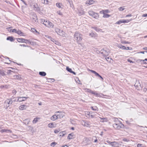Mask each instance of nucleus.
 Instances as JSON below:
<instances>
[{
	"instance_id": "1",
	"label": "nucleus",
	"mask_w": 147,
	"mask_h": 147,
	"mask_svg": "<svg viewBox=\"0 0 147 147\" xmlns=\"http://www.w3.org/2000/svg\"><path fill=\"white\" fill-rule=\"evenodd\" d=\"M40 22L48 28H53L54 26V24L52 22L49 21L45 20L44 19H41Z\"/></svg>"
},
{
	"instance_id": "2",
	"label": "nucleus",
	"mask_w": 147,
	"mask_h": 147,
	"mask_svg": "<svg viewBox=\"0 0 147 147\" xmlns=\"http://www.w3.org/2000/svg\"><path fill=\"white\" fill-rule=\"evenodd\" d=\"M74 38L77 42L80 41L82 39V35L80 33L76 31L74 35Z\"/></svg>"
},
{
	"instance_id": "3",
	"label": "nucleus",
	"mask_w": 147,
	"mask_h": 147,
	"mask_svg": "<svg viewBox=\"0 0 147 147\" xmlns=\"http://www.w3.org/2000/svg\"><path fill=\"white\" fill-rule=\"evenodd\" d=\"M113 127L115 129H119L124 127V125L119 121L117 122L113 125Z\"/></svg>"
},
{
	"instance_id": "4",
	"label": "nucleus",
	"mask_w": 147,
	"mask_h": 147,
	"mask_svg": "<svg viewBox=\"0 0 147 147\" xmlns=\"http://www.w3.org/2000/svg\"><path fill=\"white\" fill-rule=\"evenodd\" d=\"M12 99L9 98L7 99L4 102V106L6 109L9 107L12 104Z\"/></svg>"
},
{
	"instance_id": "5",
	"label": "nucleus",
	"mask_w": 147,
	"mask_h": 147,
	"mask_svg": "<svg viewBox=\"0 0 147 147\" xmlns=\"http://www.w3.org/2000/svg\"><path fill=\"white\" fill-rule=\"evenodd\" d=\"M107 142L113 147H119L121 145V144L115 141L113 142L107 141Z\"/></svg>"
},
{
	"instance_id": "6",
	"label": "nucleus",
	"mask_w": 147,
	"mask_h": 147,
	"mask_svg": "<svg viewBox=\"0 0 147 147\" xmlns=\"http://www.w3.org/2000/svg\"><path fill=\"white\" fill-rule=\"evenodd\" d=\"M55 32L58 34L62 36H65V32L63 31L60 30L59 29L56 28L55 29Z\"/></svg>"
},
{
	"instance_id": "7",
	"label": "nucleus",
	"mask_w": 147,
	"mask_h": 147,
	"mask_svg": "<svg viewBox=\"0 0 147 147\" xmlns=\"http://www.w3.org/2000/svg\"><path fill=\"white\" fill-rule=\"evenodd\" d=\"M82 125L86 127H90L91 123L89 121L83 120L81 122Z\"/></svg>"
},
{
	"instance_id": "8",
	"label": "nucleus",
	"mask_w": 147,
	"mask_h": 147,
	"mask_svg": "<svg viewBox=\"0 0 147 147\" xmlns=\"http://www.w3.org/2000/svg\"><path fill=\"white\" fill-rule=\"evenodd\" d=\"M84 90L86 92L90 93L92 94L95 95L96 96H98V94L97 93L95 92H94L91 90L90 89L86 88L84 89Z\"/></svg>"
},
{
	"instance_id": "9",
	"label": "nucleus",
	"mask_w": 147,
	"mask_h": 147,
	"mask_svg": "<svg viewBox=\"0 0 147 147\" xmlns=\"http://www.w3.org/2000/svg\"><path fill=\"white\" fill-rule=\"evenodd\" d=\"M100 53L103 55L106 56L108 55L109 52L105 49H103L101 50Z\"/></svg>"
},
{
	"instance_id": "10",
	"label": "nucleus",
	"mask_w": 147,
	"mask_h": 147,
	"mask_svg": "<svg viewBox=\"0 0 147 147\" xmlns=\"http://www.w3.org/2000/svg\"><path fill=\"white\" fill-rule=\"evenodd\" d=\"M89 71L92 72V73H94L95 74V75L97 76H98V77H100L101 78L102 80H103V78L97 72H96L95 71L91 70H90L89 69Z\"/></svg>"
},
{
	"instance_id": "11",
	"label": "nucleus",
	"mask_w": 147,
	"mask_h": 147,
	"mask_svg": "<svg viewBox=\"0 0 147 147\" xmlns=\"http://www.w3.org/2000/svg\"><path fill=\"white\" fill-rule=\"evenodd\" d=\"M94 2V1L93 0H90L87 1L85 3V4L87 6H89L93 4Z\"/></svg>"
},
{
	"instance_id": "12",
	"label": "nucleus",
	"mask_w": 147,
	"mask_h": 147,
	"mask_svg": "<svg viewBox=\"0 0 147 147\" xmlns=\"http://www.w3.org/2000/svg\"><path fill=\"white\" fill-rule=\"evenodd\" d=\"M28 97H19L17 100V101L20 102L24 101L26 100Z\"/></svg>"
},
{
	"instance_id": "13",
	"label": "nucleus",
	"mask_w": 147,
	"mask_h": 147,
	"mask_svg": "<svg viewBox=\"0 0 147 147\" xmlns=\"http://www.w3.org/2000/svg\"><path fill=\"white\" fill-rule=\"evenodd\" d=\"M28 107L25 105H22L19 106V109L20 110H23L26 109Z\"/></svg>"
},
{
	"instance_id": "14",
	"label": "nucleus",
	"mask_w": 147,
	"mask_h": 147,
	"mask_svg": "<svg viewBox=\"0 0 147 147\" xmlns=\"http://www.w3.org/2000/svg\"><path fill=\"white\" fill-rule=\"evenodd\" d=\"M48 126L50 128H55L56 126V124L53 123H50L48 124Z\"/></svg>"
},
{
	"instance_id": "15",
	"label": "nucleus",
	"mask_w": 147,
	"mask_h": 147,
	"mask_svg": "<svg viewBox=\"0 0 147 147\" xmlns=\"http://www.w3.org/2000/svg\"><path fill=\"white\" fill-rule=\"evenodd\" d=\"M99 118L101 120L100 121V122H106L108 121V119L106 117H99Z\"/></svg>"
},
{
	"instance_id": "16",
	"label": "nucleus",
	"mask_w": 147,
	"mask_h": 147,
	"mask_svg": "<svg viewBox=\"0 0 147 147\" xmlns=\"http://www.w3.org/2000/svg\"><path fill=\"white\" fill-rule=\"evenodd\" d=\"M58 115H57L56 114H55L52 116L50 118L51 120L53 121H55L58 118Z\"/></svg>"
},
{
	"instance_id": "17",
	"label": "nucleus",
	"mask_w": 147,
	"mask_h": 147,
	"mask_svg": "<svg viewBox=\"0 0 147 147\" xmlns=\"http://www.w3.org/2000/svg\"><path fill=\"white\" fill-rule=\"evenodd\" d=\"M141 85L139 81H137L134 85L135 87H137V88L138 89L140 88L139 87H141Z\"/></svg>"
},
{
	"instance_id": "18",
	"label": "nucleus",
	"mask_w": 147,
	"mask_h": 147,
	"mask_svg": "<svg viewBox=\"0 0 147 147\" xmlns=\"http://www.w3.org/2000/svg\"><path fill=\"white\" fill-rule=\"evenodd\" d=\"M78 14L80 16L84 15L85 13L84 11L82 9L78 10Z\"/></svg>"
},
{
	"instance_id": "19",
	"label": "nucleus",
	"mask_w": 147,
	"mask_h": 147,
	"mask_svg": "<svg viewBox=\"0 0 147 147\" xmlns=\"http://www.w3.org/2000/svg\"><path fill=\"white\" fill-rule=\"evenodd\" d=\"M132 20V19H130L129 20L123 19L121 20V21L122 23H128Z\"/></svg>"
},
{
	"instance_id": "20",
	"label": "nucleus",
	"mask_w": 147,
	"mask_h": 147,
	"mask_svg": "<svg viewBox=\"0 0 147 147\" xmlns=\"http://www.w3.org/2000/svg\"><path fill=\"white\" fill-rule=\"evenodd\" d=\"M74 134L73 133H71L68 134L67 137V139L69 140H71L74 138L73 136Z\"/></svg>"
},
{
	"instance_id": "21",
	"label": "nucleus",
	"mask_w": 147,
	"mask_h": 147,
	"mask_svg": "<svg viewBox=\"0 0 147 147\" xmlns=\"http://www.w3.org/2000/svg\"><path fill=\"white\" fill-rule=\"evenodd\" d=\"M92 28L94 29L97 32H104L102 31V30L101 29L98 28L96 27H92Z\"/></svg>"
},
{
	"instance_id": "22",
	"label": "nucleus",
	"mask_w": 147,
	"mask_h": 147,
	"mask_svg": "<svg viewBox=\"0 0 147 147\" xmlns=\"http://www.w3.org/2000/svg\"><path fill=\"white\" fill-rule=\"evenodd\" d=\"M13 78L15 79H17L18 80H20L21 78L20 76L19 75H15L13 76Z\"/></svg>"
},
{
	"instance_id": "23",
	"label": "nucleus",
	"mask_w": 147,
	"mask_h": 147,
	"mask_svg": "<svg viewBox=\"0 0 147 147\" xmlns=\"http://www.w3.org/2000/svg\"><path fill=\"white\" fill-rule=\"evenodd\" d=\"M92 16L96 19H98L99 17V15L97 13H95Z\"/></svg>"
},
{
	"instance_id": "24",
	"label": "nucleus",
	"mask_w": 147,
	"mask_h": 147,
	"mask_svg": "<svg viewBox=\"0 0 147 147\" xmlns=\"http://www.w3.org/2000/svg\"><path fill=\"white\" fill-rule=\"evenodd\" d=\"M26 39L23 38H17V41L19 42H25Z\"/></svg>"
},
{
	"instance_id": "25",
	"label": "nucleus",
	"mask_w": 147,
	"mask_h": 147,
	"mask_svg": "<svg viewBox=\"0 0 147 147\" xmlns=\"http://www.w3.org/2000/svg\"><path fill=\"white\" fill-rule=\"evenodd\" d=\"M59 113V114H58L57 115H58V118H62L63 117V116L62 115V113L61 112L57 111V112H56V113Z\"/></svg>"
},
{
	"instance_id": "26",
	"label": "nucleus",
	"mask_w": 147,
	"mask_h": 147,
	"mask_svg": "<svg viewBox=\"0 0 147 147\" xmlns=\"http://www.w3.org/2000/svg\"><path fill=\"white\" fill-rule=\"evenodd\" d=\"M89 35L92 37L95 38L97 37V35L96 34H95L93 32H92L90 33Z\"/></svg>"
},
{
	"instance_id": "27",
	"label": "nucleus",
	"mask_w": 147,
	"mask_h": 147,
	"mask_svg": "<svg viewBox=\"0 0 147 147\" xmlns=\"http://www.w3.org/2000/svg\"><path fill=\"white\" fill-rule=\"evenodd\" d=\"M66 69L68 71L70 72V73H73L75 75V73L74 72L72 71L71 69L69 68L68 67H66Z\"/></svg>"
},
{
	"instance_id": "28",
	"label": "nucleus",
	"mask_w": 147,
	"mask_h": 147,
	"mask_svg": "<svg viewBox=\"0 0 147 147\" xmlns=\"http://www.w3.org/2000/svg\"><path fill=\"white\" fill-rule=\"evenodd\" d=\"M16 33L21 36H24V34L20 30H18Z\"/></svg>"
},
{
	"instance_id": "29",
	"label": "nucleus",
	"mask_w": 147,
	"mask_h": 147,
	"mask_svg": "<svg viewBox=\"0 0 147 147\" xmlns=\"http://www.w3.org/2000/svg\"><path fill=\"white\" fill-rule=\"evenodd\" d=\"M66 134V132L65 131H62L59 133V136L60 137H62Z\"/></svg>"
},
{
	"instance_id": "30",
	"label": "nucleus",
	"mask_w": 147,
	"mask_h": 147,
	"mask_svg": "<svg viewBox=\"0 0 147 147\" xmlns=\"http://www.w3.org/2000/svg\"><path fill=\"white\" fill-rule=\"evenodd\" d=\"M30 122V119H26L24 120V123L26 125H27L29 124V123Z\"/></svg>"
},
{
	"instance_id": "31",
	"label": "nucleus",
	"mask_w": 147,
	"mask_h": 147,
	"mask_svg": "<svg viewBox=\"0 0 147 147\" xmlns=\"http://www.w3.org/2000/svg\"><path fill=\"white\" fill-rule=\"evenodd\" d=\"M39 74L42 76H45L46 75V73L44 71H41L39 72Z\"/></svg>"
},
{
	"instance_id": "32",
	"label": "nucleus",
	"mask_w": 147,
	"mask_h": 147,
	"mask_svg": "<svg viewBox=\"0 0 147 147\" xmlns=\"http://www.w3.org/2000/svg\"><path fill=\"white\" fill-rule=\"evenodd\" d=\"M103 14V17L104 18H108L110 17V15L105 14L104 12L102 13Z\"/></svg>"
},
{
	"instance_id": "33",
	"label": "nucleus",
	"mask_w": 147,
	"mask_h": 147,
	"mask_svg": "<svg viewBox=\"0 0 147 147\" xmlns=\"http://www.w3.org/2000/svg\"><path fill=\"white\" fill-rule=\"evenodd\" d=\"M95 13V12H94L92 10H89L88 11V13H89V14L91 16H92Z\"/></svg>"
},
{
	"instance_id": "34",
	"label": "nucleus",
	"mask_w": 147,
	"mask_h": 147,
	"mask_svg": "<svg viewBox=\"0 0 147 147\" xmlns=\"http://www.w3.org/2000/svg\"><path fill=\"white\" fill-rule=\"evenodd\" d=\"M24 42L25 43H26L30 44L31 45H33V43L31 41H30L29 40H28L26 39L25 42Z\"/></svg>"
},
{
	"instance_id": "35",
	"label": "nucleus",
	"mask_w": 147,
	"mask_h": 147,
	"mask_svg": "<svg viewBox=\"0 0 147 147\" xmlns=\"http://www.w3.org/2000/svg\"><path fill=\"white\" fill-rule=\"evenodd\" d=\"M7 40H10L11 41H13L14 40L13 38L11 36H9L7 38Z\"/></svg>"
},
{
	"instance_id": "36",
	"label": "nucleus",
	"mask_w": 147,
	"mask_h": 147,
	"mask_svg": "<svg viewBox=\"0 0 147 147\" xmlns=\"http://www.w3.org/2000/svg\"><path fill=\"white\" fill-rule=\"evenodd\" d=\"M56 5L57 7L61 8V6L62 5V4L61 3H57L56 4Z\"/></svg>"
},
{
	"instance_id": "37",
	"label": "nucleus",
	"mask_w": 147,
	"mask_h": 147,
	"mask_svg": "<svg viewBox=\"0 0 147 147\" xmlns=\"http://www.w3.org/2000/svg\"><path fill=\"white\" fill-rule=\"evenodd\" d=\"M91 109L93 111H98V108L96 106L91 107Z\"/></svg>"
},
{
	"instance_id": "38",
	"label": "nucleus",
	"mask_w": 147,
	"mask_h": 147,
	"mask_svg": "<svg viewBox=\"0 0 147 147\" xmlns=\"http://www.w3.org/2000/svg\"><path fill=\"white\" fill-rule=\"evenodd\" d=\"M0 75L2 76H4L5 75L4 71L3 70H0Z\"/></svg>"
},
{
	"instance_id": "39",
	"label": "nucleus",
	"mask_w": 147,
	"mask_h": 147,
	"mask_svg": "<svg viewBox=\"0 0 147 147\" xmlns=\"http://www.w3.org/2000/svg\"><path fill=\"white\" fill-rule=\"evenodd\" d=\"M6 59V61L7 62H6L5 63L9 64L10 63V61L9 59V58L8 57H6L5 58Z\"/></svg>"
},
{
	"instance_id": "40",
	"label": "nucleus",
	"mask_w": 147,
	"mask_h": 147,
	"mask_svg": "<svg viewBox=\"0 0 147 147\" xmlns=\"http://www.w3.org/2000/svg\"><path fill=\"white\" fill-rule=\"evenodd\" d=\"M57 144V143L55 142H52L51 144H50V146L52 147H54Z\"/></svg>"
},
{
	"instance_id": "41",
	"label": "nucleus",
	"mask_w": 147,
	"mask_h": 147,
	"mask_svg": "<svg viewBox=\"0 0 147 147\" xmlns=\"http://www.w3.org/2000/svg\"><path fill=\"white\" fill-rule=\"evenodd\" d=\"M93 112H90L89 111H87L85 112V115H90V114H92Z\"/></svg>"
},
{
	"instance_id": "42",
	"label": "nucleus",
	"mask_w": 147,
	"mask_h": 147,
	"mask_svg": "<svg viewBox=\"0 0 147 147\" xmlns=\"http://www.w3.org/2000/svg\"><path fill=\"white\" fill-rule=\"evenodd\" d=\"M47 79L48 82H50L51 81L53 82L54 81V79L52 78H47Z\"/></svg>"
},
{
	"instance_id": "43",
	"label": "nucleus",
	"mask_w": 147,
	"mask_h": 147,
	"mask_svg": "<svg viewBox=\"0 0 147 147\" xmlns=\"http://www.w3.org/2000/svg\"><path fill=\"white\" fill-rule=\"evenodd\" d=\"M45 36L47 38H50L51 40L53 42H54V41H53V40H54V39L51 38V37L50 36H47H47Z\"/></svg>"
},
{
	"instance_id": "44",
	"label": "nucleus",
	"mask_w": 147,
	"mask_h": 147,
	"mask_svg": "<svg viewBox=\"0 0 147 147\" xmlns=\"http://www.w3.org/2000/svg\"><path fill=\"white\" fill-rule=\"evenodd\" d=\"M57 14L60 16H62L63 14L62 12H61L60 11H58L57 12Z\"/></svg>"
},
{
	"instance_id": "45",
	"label": "nucleus",
	"mask_w": 147,
	"mask_h": 147,
	"mask_svg": "<svg viewBox=\"0 0 147 147\" xmlns=\"http://www.w3.org/2000/svg\"><path fill=\"white\" fill-rule=\"evenodd\" d=\"M0 131L2 133H3L4 132H5L7 133V129H2L0 130Z\"/></svg>"
},
{
	"instance_id": "46",
	"label": "nucleus",
	"mask_w": 147,
	"mask_h": 147,
	"mask_svg": "<svg viewBox=\"0 0 147 147\" xmlns=\"http://www.w3.org/2000/svg\"><path fill=\"white\" fill-rule=\"evenodd\" d=\"M143 61L144 62V63L145 64H147V59H146L144 60H141V61Z\"/></svg>"
},
{
	"instance_id": "47",
	"label": "nucleus",
	"mask_w": 147,
	"mask_h": 147,
	"mask_svg": "<svg viewBox=\"0 0 147 147\" xmlns=\"http://www.w3.org/2000/svg\"><path fill=\"white\" fill-rule=\"evenodd\" d=\"M105 59L107 61L109 62H110L111 60V59L109 57H107V58H105Z\"/></svg>"
},
{
	"instance_id": "48",
	"label": "nucleus",
	"mask_w": 147,
	"mask_h": 147,
	"mask_svg": "<svg viewBox=\"0 0 147 147\" xmlns=\"http://www.w3.org/2000/svg\"><path fill=\"white\" fill-rule=\"evenodd\" d=\"M109 11L108 9L102 10V13L104 12L105 13H109Z\"/></svg>"
},
{
	"instance_id": "49",
	"label": "nucleus",
	"mask_w": 147,
	"mask_h": 147,
	"mask_svg": "<svg viewBox=\"0 0 147 147\" xmlns=\"http://www.w3.org/2000/svg\"><path fill=\"white\" fill-rule=\"evenodd\" d=\"M11 98L12 99V103L13 102H15L17 100L16 98L15 97H14Z\"/></svg>"
},
{
	"instance_id": "50",
	"label": "nucleus",
	"mask_w": 147,
	"mask_h": 147,
	"mask_svg": "<svg viewBox=\"0 0 147 147\" xmlns=\"http://www.w3.org/2000/svg\"><path fill=\"white\" fill-rule=\"evenodd\" d=\"M118 9L120 11H122L124 9V8L122 7H121L119 8Z\"/></svg>"
},
{
	"instance_id": "51",
	"label": "nucleus",
	"mask_w": 147,
	"mask_h": 147,
	"mask_svg": "<svg viewBox=\"0 0 147 147\" xmlns=\"http://www.w3.org/2000/svg\"><path fill=\"white\" fill-rule=\"evenodd\" d=\"M37 122V117L35 118L33 120L32 122L33 123H35Z\"/></svg>"
},
{
	"instance_id": "52",
	"label": "nucleus",
	"mask_w": 147,
	"mask_h": 147,
	"mask_svg": "<svg viewBox=\"0 0 147 147\" xmlns=\"http://www.w3.org/2000/svg\"><path fill=\"white\" fill-rule=\"evenodd\" d=\"M17 92L15 90H12V93L13 94L15 95Z\"/></svg>"
},
{
	"instance_id": "53",
	"label": "nucleus",
	"mask_w": 147,
	"mask_h": 147,
	"mask_svg": "<svg viewBox=\"0 0 147 147\" xmlns=\"http://www.w3.org/2000/svg\"><path fill=\"white\" fill-rule=\"evenodd\" d=\"M60 131V130L56 129L54 130V133H57L59 132Z\"/></svg>"
},
{
	"instance_id": "54",
	"label": "nucleus",
	"mask_w": 147,
	"mask_h": 147,
	"mask_svg": "<svg viewBox=\"0 0 147 147\" xmlns=\"http://www.w3.org/2000/svg\"><path fill=\"white\" fill-rule=\"evenodd\" d=\"M0 88H7V86H4V85H2L1 86H0Z\"/></svg>"
},
{
	"instance_id": "55",
	"label": "nucleus",
	"mask_w": 147,
	"mask_h": 147,
	"mask_svg": "<svg viewBox=\"0 0 147 147\" xmlns=\"http://www.w3.org/2000/svg\"><path fill=\"white\" fill-rule=\"evenodd\" d=\"M17 30L15 29H14L12 30V32H15L16 33H17Z\"/></svg>"
},
{
	"instance_id": "56",
	"label": "nucleus",
	"mask_w": 147,
	"mask_h": 147,
	"mask_svg": "<svg viewBox=\"0 0 147 147\" xmlns=\"http://www.w3.org/2000/svg\"><path fill=\"white\" fill-rule=\"evenodd\" d=\"M45 0V4H48L49 3V0Z\"/></svg>"
},
{
	"instance_id": "57",
	"label": "nucleus",
	"mask_w": 147,
	"mask_h": 147,
	"mask_svg": "<svg viewBox=\"0 0 147 147\" xmlns=\"http://www.w3.org/2000/svg\"><path fill=\"white\" fill-rule=\"evenodd\" d=\"M121 20H119V21L117 22L116 24H121Z\"/></svg>"
},
{
	"instance_id": "58",
	"label": "nucleus",
	"mask_w": 147,
	"mask_h": 147,
	"mask_svg": "<svg viewBox=\"0 0 147 147\" xmlns=\"http://www.w3.org/2000/svg\"><path fill=\"white\" fill-rule=\"evenodd\" d=\"M53 41H54L53 42H55V44L56 45H59V44H60L59 42H58L57 41H56L54 39V40H53Z\"/></svg>"
},
{
	"instance_id": "59",
	"label": "nucleus",
	"mask_w": 147,
	"mask_h": 147,
	"mask_svg": "<svg viewBox=\"0 0 147 147\" xmlns=\"http://www.w3.org/2000/svg\"><path fill=\"white\" fill-rule=\"evenodd\" d=\"M123 140V141L124 142H128L129 141V140H128L126 138H124Z\"/></svg>"
},
{
	"instance_id": "60",
	"label": "nucleus",
	"mask_w": 147,
	"mask_h": 147,
	"mask_svg": "<svg viewBox=\"0 0 147 147\" xmlns=\"http://www.w3.org/2000/svg\"><path fill=\"white\" fill-rule=\"evenodd\" d=\"M31 30H32V31L33 32H37V30L34 28H32Z\"/></svg>"
},
{
	"instance_id": "61",
	"label": "nucleus",
	"mask_w": 147,
	"mask_h": 147,
	"mask_svg": "<svg viewBox=\"0 0 147 147\" xmlns=\"http://www.w3.org/2000/svg\"><path fill=\"white\" fill-rule=\"evenodd\" d=\"M31 20L33 22H36V20L35 19V18H31Z\"/></svg>"
},
{
	"instance_id": "62",
	"label": "nucleus",
	"mask_w": 147,
	"mask_h": 147,
	"mask_svg": "<svg viewBox=\"0 0 147 147\" xmlns=\"http://www.w3.org/2000/svg\"><path fill=\"white\" fill-rule=\"evenodd\" d=\"M142 144H137V147H142Z\"/></svg>"
},
{
	"instance_id": "63",
	"label": "nucleus",
	"mask_w": 147,
	"mask_h": 147,
	"mask_svg": "<svg viewBox=\"0 0 147 147\" xmlns=\"http://www.w3.org/2000/svg\"><path fill=\"white\" fill-rule=\"evenodd\" d=\"M127 61L128 62H130V63H134V62H133V61H132L131 60H130L129 59H127Z\"/></svg>"
},
{
	"instance_id": "64",
	"label": "nucleus",
	"mask_w": 147,
	"mask_h": 147,
	"mask_svg": "<svg viewBox=\"0 0 147 147\" xmlns=\"http://www.w3.org/2000/svg\"><path fill=\"white\" fill-rule=\"evenodd\" d=\"M121 49H125L126 47L124 46H121Z\"/></svg>"
}]
</instances>
